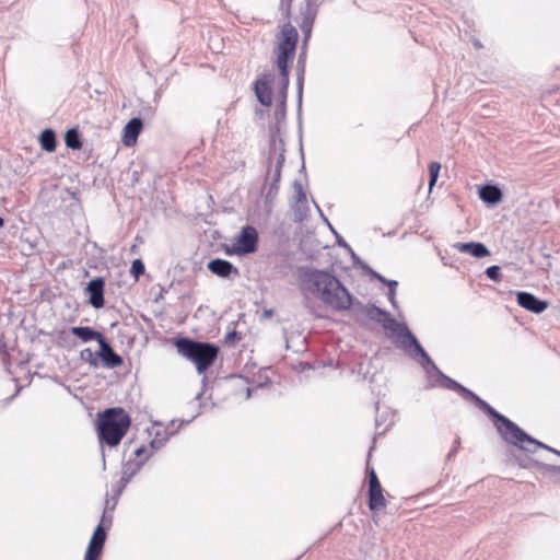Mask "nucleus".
Segmentation results:
<instances>
[{
	"instance_id": "obj_1",
	"label": "nucleus",
	"mask_w": 560,
	"mask_h": 560,
	"mask_svg": "<svg viewBox=\"0 0 560 560\" xmlns=\"http://www.w3.org/2000/svg\"><path fill=\"white\" fill-rule=\"evenodd\" d=\"M300 291L306 301L319 303L327 310H350L353 296L332 272L325 269L303 268L299 275Z\"/></svg>"
},
{
	"instance_id": "obj_2",
	"label": "nucleus",
	"mask_w": 560,
	"mask_h": 560,
	"mask_svg": "<svg viewBox=\"0 0 560 560\" xmlns=\"http://www.w3.org/2000/svg\"><path fill=\"white\" fill-rule=\"evenodd\" d=\"M478 407L487 415L493 418L494 425L501 438L509 444L515 445L525 452H534L538 447H547L544 443L535 440L524 432L516 423L499 413L488 402L479 398L476 394L471 398Z\"/></svg>"
},
{
	"instance_id": "obj_3",
	"label": "nucleus",
	"mask_w": 560,
	"mask_h": 560,
	"mask_svg": "<svg viewBox=\"0 0 560 560\" xmlns=\"http://www.w3.org/2000/svg\"><path fill=\"white\" fill-rule=\"evenodd\" d=\"M478 407L487 415L493 418L494 425L501 438L509 444L515 445L525 452H534L538 447H547L544 443L535 440L524 432L516 423L499 413L488 402L479 398L476 394L471 398Z\"/></svg>"
},
{
	"instance_id": "obj_4",
	"label": "nucleus",
	"mask_w": 560,
	"mask_h": 560,
	"mask_svg": "<svg viewBox=\"0 0 560 560\" xmlns=\"http://www.w3.org/2000/svg\"><path fill=\"white\" fill-rule=\"evenodd\" d=\"M478 407L487 415L493 418L494 425L501 438L509 444L515 445L525 452H534L538 447H547L544 443L535 440L524 432L516 423L499 413L488 402L479 398L476 394L471 398Z\"/></svg>"
},
{
	"instance_id": "obj_5",
	"label": "nucleus",
	"mask_w": 560,
	"mask_h": 560,
	"mask_svg": "<svg viewBox=\"0 0 560 560\" xmlns=\"http://www.w3.org/2000/svg\"><path fill=\"white\" fill-rule=\"evenodd\" d=\"M478 407L487 415L493 418L494 425L501 438L509 444L515 445L525 452H534L538 447H547L544 443L535 440L524 432L516 423L499 413L488 402L479 398L476 394L471 398Z\"/></svg>"
},
{
	"instance_id": "obj_6",
	"label": "nucleus",
	"mask_w": 560,
	"mask_h": 560,
	"mask_svg": "<svg viewBox=\"0 0 560 560\" xmlns=\"http://www.w3.org/2000/svg\"><path fill=\"white\" fill-rule=\"evenodd\" d=\"M478 407L487 415L493 418L494 425L501 438L509 444L515 445L525 452H534L538 447H547L544 443L535 440L524 432L516 423L499 413L488 402L479 398L476 394L471 398Z\"/></svg>"
},
{
	"instance_id": "obj_7",
	"label": "nucleus",
	"mask_w": 560,
	"mask_h": 560,
	"mask_svg": "<svg viewBox=\"0 0 560 560\" xmlns=\"http://www.w3.org/2000/svg\"><path fill=\"white\" fill-rule=\"evenodd\" d=\"M298 32L290 25L285 24L282 27L281 36L279 37L276 54H277V67L280 71L279 80V98L281 104H284L289 86V68L293 61L296 43Z\"/></svg>"
},
{
	"instance_id": "obj_8",
	"label": "nucleus",
	"mask_w": 560,
	"mask_h": 560,
	"mask_svg": "<svg viewBox=\"0 0 560 560\" xmlns=\"http://www.w3.org/2000/svg\"><path fill=\"white\" fill-rule=\"evenodd\" d=\"M178 353L192 362L199 374L206 372L215 361L219 348L212 343L178 338L174 341Z\"/></svg>"
},
{
	"instance_id": "obj_9",
	"label": "nucleus",
	"mask_w": 560,
	"mask_h": 560,
	"mask_svg": "<svg viewBox=\"0 0 560 560\" xmlns=\"http://www.w3.org/2000/svg\"><path fill=\"white\" fill-rule=\"evenodd\" d=\"M130 422V417L124 409H107L98 419L100 440L109 446L118 445L129 429Z\"/></svg>"
},
{
	"instance_id": "obj_10",
	"label": "nucleus",
	"mask_w": 560,
	"mask_h": 560,
	"mask_svg": "<svg viewBox=\"0 0 560 560\" xmlns=\"http://www.w3.org/2000/svg\"><path fill=\"white\" fill-rule=\"evenodd\" d=\"M376 312L383 316V326L385 329L393 331L398 338L400 342V347L415 360H418V357L423 358L425 361H429V355L422 346L419 343L415 335L408 329L405 324L398 323L395 318H393L388 313L375 308Z\"/></svg>"
},
{
	"instance_id": "obj_11",
	"label": "nucleus",
	"mask_w": 560,
	"mask_h": 560,
	"mask_svg": "<svg viewBox=\"0 0 560 560\" xmlns=\"http://www.w3.org/2000/svg\"><path fill=\"white\" fill-rule=\"evenodd\" d=\"M112 524V517L103 514L100 525L95 528L89 542L84 560H97L106 540V528Z\"/></svg>"
},
{
	"instance_id": "obj_12",
	"label": "nucleus",
	"mask_w": 560,
	"mask_h": 560,
	"mask_svg": "<svg viewBox=\"0 0 560 560\" xmlns=\"http://www.w3.org/2000/svg\"><path fill=\"white\" fill-rule=\"evenodd\" d=\"M427 371L429 377L433 378L436 377L435 383L444 388H448L452 390H458L462 388V385L457 383L456 381L450 378L448 376L444 375L433 363V361L429 358V361H425L423 358L418 357L417 360Z\"/></svg>"
},
{
	"instance_id": "obj_13",
	"label": "nucleus",
	"mask_w": 560,
	"mask_h": 560,
	"mask_svg": "<svg viewBox=\"0 0 560 560\" xmlns=\"http://www.w3.org/2000/svg\"><path fill=\"white\" fill-rule=\"evenodd\" d=\"M273 82L275 75L272 73H266L255 82V94L259 103L264 106H270L272 103Z\"/></svg>"
},
{
	"instance_id": "obj_14",
	"label": "nucleus",
	"mask_w": 560,
	"mask_h": 560,
	"mask_svg": "<svg viewBox=\"0 0 560 560\" xmlns=\"http://www.w3.org/2000/svg\"><path fill=\"white\" fill-rule=\"evenodd\" d=\"M258 234L255 228L244 226L236 238V252L240 254H250L256 250Z\"/></svg>"
},
{
	"instance_id": "obj_15",
	"label": "nucleus",
	"mask_w": 560,
	"mask_h": 560,
	"mask_svg": "<svg viewBox=\"0 0 560 560\" xmlns=\"http://www.w3.org/2000/svg\"><path fill=\"white\" fill-rule=\"evenodd\" d=\"M104 285L105 281L103 278H95L91 280L86 287L89 293V302L95 308L104 306Z\"/></svg>"
},
{
	"instance_id": "obj_16",
	"label": "nucleus",
	"mask_w": 560,
	"mask_h": 560,
	"mask_svg": "<svg viewBox=\"0 0 560 560\" xmlns=\"http://www.w3.org/2000/svg\"><path fill=\"white\" fill-rule=\"evenodd\" d=\"M517 303L525 310L535 314H540L548 307V303L546 301L539 300L528 292H518Z\"/></svg>"
},
{
	"instance_id": "obj_17",
	"label": "nucleus",
	"mask_w": 560,
	"mask_h": 560,
	"mask_svg": "<svg viewBox=\"0 0 560 560\" xmlns=\"http://www.w3.org/2000/svg\"><path fill=\"white\" fill-rule=\"evenodd\" d=\"M98 355L102 358L104 364L108 368H117L122 364V359L118 355L109 343L103 337L100 342Z\"/></svg>"
},
{
	"instance_id": "obj_18",
	"label": "nucleus",
	"mask_w": 560,
	"mask_h": 560,
	"mask_svg": "<svg viewBox=\"0 0 560 560\" xmlns=\"http://www.w3.org/2000/svg\"><path fill=\"white\" fill-rule=\"evenodd\" d=\"M142 120L140 118L130 119L122 130V142L131 147L137 142L138 136L142 130Z\"/></svg>"
},
{
	"instance_id": "obj_19",
	"label": "nucleus",
	"mask_w": 560,
	"mask_h": 560,
	"mask_svg": "<svg viewBox=\"0 0 560 560\" xmlns=\"http://www.w3.org/2000/svg\"><path fill=\"white\" fill-rule=\"evenodd\" d=\"M453 247L460 253L469 254L476 258H483L490 254L489 249L482 243L478 242L455 243Z\"/></svg>"
},
{
	"instance_id": "obj_20",
	"label": "nucleus",
	"mask_w": 560,
	"mask_h": 560,
	"mask_svg": "<svg viewBox=\"0 0 560 560\" xmlns=\"http://www.w3.org/2000/svg\"><path fill=\"white\" fill-rule=\"evenodd\" d=\"M208 269L221 278H228L231 273L238 275V270L230 261L220 258L211 260Z\"/></svg>"
},
{
	"instance_id": "obj_21",
	"label": "nucleus",
	"mask_w": 560,
	"mask_h": 560,
	"mask_svg": "<svg viewBox=\"0 0 560 560\" xmlns=\"http://www.w3.org/2000/svg\"><path fill=\"white\" fill-rule=\"evenodd\" d=\"M480 199L489 205H495L502 200V191L493 185H486L479 190Z\"/></svg>"
},
{
	"instance_id": "obj_22",
	"label": "nucleus",
	"mask_w": 560,
	"mask_h": 560,
	"mask_svg": "<svg viewBox=\"0 0 560 560\" xmlns=\"http://www.w3.org/2000/svg\"><path fill=\"white\" fill-rule=\"evenodd\" d=\"M70 331L72 335L77 336L84 342H89L92 340H96L97 342H100V340L104 337L101 332L88 326L72 327Z\"/></svg>"
},
{
	"instance_id": "obj_23",
	"label": "nucleus",
	"mask_w": 560,
	"mask_h": 560,
	"mask_svg": "<svg viewBox=\"0 0 560 560\" xmlns=\"http://www.w3.org/2000/svg\"><path fill=\"white\" fill-rule=\"evenodd\" d=\"M383 506H385V498L382 493V487H378L375 490L373 488H369V508L374 511L380 510Z\"/></svg>"
},
{
	"instance_id": "obj_24",
	"label": "nucleus",
	"mask_w": 560,
	"mask_h": 560,
	"mask_svg": "<svg viewBox=\"0 0 560 560\" xmlns=\"http://www.w3.org/2000/svg\"><path fill=\"white\" fill-rule=\"evenodd\" d=\"M42 148L47 152L56 150V135L51 129L44 130L39 136Z\"/></svg>"
},
{
	"instance_id": "obj_25",
	"label": "nucleus",
	"mask_w": 560,
	"mask_h": 560,
	"mask_svg": "<svg viewBox=\"0 0 560 560\" xmlns=\"http://www.w3.org/2000/svg\"><path fill=\"white\" fill-rule=\"evenodd\" d=\"M65 142L68 148L73 150L80 149L82 145L79 133L74 129H70L66 132Z\"/></svg>"
},
{
	"instance_id": "obj_26",
	"label": "nucleus",
	"mask_w": 560,
	"mask_h": 560,
	"mask_svg": "<svg viewBox=\"0 0 560 560\" xmlns=\"http://www.w3.org/2000/svg\"><path fill=\"white\" fill-rule=\"evenodd\" d=\"M293 188H294V198H295V207L301 210V209H306V195L305 192L303 191V187L300 183H294L293 185Z\"/></svg>"
},
{
	"instance_id": "obj_27",
	"label": "nucleus",
	"mask_w": 560,
	"mask_h": 560,
	"mask_svg": "<svg viewBox=\"0 0 560 560\" xmlns=\"http://www.w3.org/2000/svg\"><path fill=\"white\" fill-rule=\"evenodd\" d=\"M174 434V431L167 433L166 431L162 434L160 430L155 432V438L152 440L150 446L152 450H159L168 440L170 435Z\"/></svg>"
},
{
	"instance_id": "obj_28",
	"label": "nucleus",
	"mask_w": 560,
	"mask_h": 560,
	"mask_svg": "<svg viewBox=\"0 0 560 560\" xmlns=\"http://www.w3.org/2000/svg\"><path fill=\"white\" fill-rule=\"evenodd\" d=\"M441 170V164L439 162H431L429 165V172H430V180H429V189L431 190L432 187L435 185L439 173Z\"/></svg>"
},
{
	"instance_id": "obj_29",
	"label": "nucleus",
	"mask_w": 560,
	"mask_h": 560,
	"mask_svg": "<svg viewBox=\"0 0 560 560\" xmlns=\"http://www.w3.org/2000/svg\"><path fill=\"white\" fill-rule=\"evenodd\" d=\"M131 275L138 279L144 272V265L141 259H135L130 269Z\"/></svg>"
},
{
	"instance_id": "obj_30",
	"label": "nucleus",
	"mask_w": 560,
	"mask_h": 560,
	"mask_svg": "<svg viewBox=\"0 0 560 560\" xmlns=\"http://www.w3.org/2000/svg\"><path fill=\"white\" fill-rule=\"evenodd\" d=\"M80 357L83 361L89 362L91 365H97L95 353L90 348L82 350Z\"/></svg>"
},
{
	"instance_id": "obj_31",
	"label": "nucleus",
	"mask_w": 560,
	"mask_h": 560,
	"mask_svg": "<svg viewBox=\"0 0 560 560\" xmlns=\"http://www.w3.org/2000/svg\"><path fill=\"white\" fill-rule=\"evenodd\" d=\"M152 451L149 452L145 446H140L135 451V456L139 459V462L143 460V463L150 457Z\"/></svg>"
},
{
	"instance_id": "obj_32",
	"label": "nucleus",
	"mask_w": 560,
	"mask_h": 560,
	"mask_svg": "<svg viewBox=\"0 0 560 560\" xmlns=\"http://www.w3.org/2000/svg\"><path fill=\"white\" fill-rule=\"evenodd\" d=\"M486 275L493 281L500 280V268L498 266H490L486 269Z\"/></svg>"
},
{
	"instance_id": "obj_33",
	"label": "nucleus",
	"mask_w": 560,
	"mask_h": 560,
	"mask_svg": "<svg viewBox=\"0 0 560 560\" xmlns=\"http://www.w3.org/2000/svg\"><path fill=\"white\" fill-rule=\"evenodd\" d=\"M373 276L374 278H376L378 281L383 282V283H387L388 287H389V290L394 289V291L396 290L397 285H398V282L395 281V280H390V281H387L383 276L376 273V272H373Z\"/></svg>"
},
{
	"instance_id": "obj_34",
	"label": "nucleus",
	"mask_w": 560,
	"mask_h": 560,
	"mask_svg": "<svg viewBox=\"0 0 560 560\" xmlns=\"http://www.w3.org/2000/svg\"><path fill=\"white\" fill-rule=\"evenodd\" d=\"M143 465V460L141 462H138L137 464H135V467H132L130 469V467L132 466V464H127V476L129 477V479L132 478V476L140 469V467Z\"/></svg>"
},
{
	"instance_id": "obj_35",
	"label": "nucleus",
	"mask_w": 560,
	"mask_h": 560,
	"mask_svg": "<svg viewBox=\"0 0 560 560\" xmlns=\"http://www.w3.org/2000/svg\"><path fill=\"white\" fill-rule=\"evenodd\" d=\"M369 483H370V488H373L374 490L376 488L381 487V483H380V481L377 479V476H376L374 470L370 471Z\"/></svg>"
},
{
	"instance_id": "obj_36",
	"label": "nucleus",
	"mask_w": 560,
	"mask_h": 560,
	"mask_svg": "<svg viewBox=\"0 0 560 560\" xmlns=\"http://www.w3.org/2000/svg\"><path fill=\"white\" fill-rule=\"evenodd\" d=\"M129 481H130V479L127 476V466H124V469H122V472H121V477H120V480H119L120 490L124 489Z\"/></svg>"
},
{
	"instance_id": "obj_37",
	"label": "nucleus",
	"mask_w": 560,
	"mask_h": 560,
	"mask_svg": "<svg viewBox=\"0 0 560 560\" xmlns=\"http://www.w3.org/2000/svg\"><path fill=\"white\" fill-rule=\"evenodd\" d=\"M282 161H283V155L280 154L278 160H277V167H276V172H275V179L276 180H279V178H280V170H281Z\"/></svg>"
},
{
	"instance_id": "obj_38",
	"label": "nucleus",
	"mask_w": 560,
	"mask_h": 560,
	"mask_svg": "<svg viewBox=\"0 0 560 560\" xmlns=\"http://www.w3.org/2000/svg\"><path fill=\"white\" fill-rule=\"evenodd\" d=\"M458 392L462 393L463 397L464 398H472L475 396V394L472 392H470L469 389L465 388L464 386H462V388L458 389Z\"/></svg>"
},
{
	"instance_id": "obj_39",
	"label": "nucleus",
	"mask_w": 560,
	"mask_h": 560,
	"mask_svg": "<svg viewBox=\"0 0 560 560\" xmlns=\"http://www.w3.org/2000/svg\"><path fill=\"white\" fill-rule=\"evenodd\" d=\"M388 300L394 307H396L395 292L394 289L389 290Z\"/></svg>"
},
{
	"instance_id": "obj_40",
	"label": "nucleus",
	"mask_w": 560,
	"mask_h": 560,
	"mask_svg": "<svg viewBox=\"0 0 560 560\" xmlns=\"http://www.w3.org/2000/svg\"><path fill=\"white\" fill-rule=\"evenodd\" d=\"M237 336V332L236 331H232V332H229L226 335V339H232V338H235Z\"/></svg>"
},
{
	"instance_id": "obj_41",
	"label": "nucleus",
	"mask_w": 560,
	"mask_h": 560,
	"mask_svg": "<svg viewBox=\"0 0 560 560\" xmlns=\"http://www.w3.org/2000/svg\"><path fill=\"white\" fill-rule=\"evenodd\" d=\"M545 467L552 471H560V467H557V466H545Z\"/></svg>"
},
{
	"instance_id": "obj_42",
	"label": "nucleus",
	"mask_w": 560,
	"mask_h": 560,
	"mask_svg": "<svg viewBox=\"0 0 560 560\" xmlns=\"http://www.w3.org/2000/svg\"><path fill=\"white\" fill-rule=\"evenodd\" d=\"M544 448H545V450H548V451H550V452H553L555 454H557V455H559V456H560V452H559V451H556V450H553V448H551V447H549V446L544 447Z\"/></svg>"
},
{
	"instance_id": "obj_43",
	"label": "nucleus",
	"mask_w": 560,
	"mask_h": 560,
	"mask_svg": "<svg viewBox=\"0 0 560 560\" xmlns=\"http://www.w3.org/2000/svg\"><path fill=\"white\" fill-rule=\"evenodd\" d=\"M299 93H302V77L299 78Z\"/></svg>"
},
{
	"instance_id": "obj_44",
	"label": "nucleus",
	"mask_w": 560,
	"mask_h": 560,
	"mask_svg": "<svg viewBox=\"0 0 560 560\" xmlns=\"http://www.w3.org/2000/svg\"><path fill=\"white\" fill-rule=\"evenodd\" d=\"M3 224H4V221H3V219L0 217V228H2V226H3Z\"/></svg>"
},
{
	"instance_id": "obj_45",
	"label": "nucleus",
	"mask_w": 560,
	"mask_h": 560,
	"mask_svg": "<svg viewBox=\"0 0 560 560\" xmlns=\"http://www.w3.org/2000/svg\"><path fill=\"white\" fill-rule=\"evenodd\" d=\"M249 397H250V389L248 388L247 389V398H249Z\"/></svg>"
},
{
	"instance_id": "obj_46",
	"label": "nucleus",
	"mask_w": 560,
	"mask_h": 560,
	"mask_svg": "<svg viewBox=\"0 0 560 560\" xmlns=\"http://www.w3.org/2000/svg\"><path fill=\"white\" fill-rule=\"evenodd\" d=\"M316 209L318 212H322V209L319 208V206H316Z\"/></svg>"
},
{
	"instance_id": "obj_47",
	"label": "nucleus",
	"mask_w": 560,
	"mask_h": 560,
	"mask_svg": "<svg viewBox=\"0 0 560 560\" xmlns=\"http://www.w3.org/2000/svg\"><path fill=\"white\" fill-rule=\"evenodd\" d=\"M316 209L318 212H322V209L319 208V206H316Z\"/></svg>"
},
{
	"instance_id": "obj_48",
	"label": "nucleus",
	"mask_w": 560,
	"mask_h": 560,
	"mask_svg": "<svg viewBox=\"0 0 560 560\" xmlns=\"http://www.w3.org/2000/svg\"><path fill=\"white\" fill-rule=\"evenodd\" d=\"M316 209L318 212H322V209L319 208V206H316Z\"/></svg>"
},
{
	"instance_id": "obj_49",
	"label": "nucleus",
	"mask_w": 560,
	"mask_h": 560,
	"mask_svg": "<svg viewBox=\"0 0 560 560\" xmlns=\"http://www.w3.org/2000/svg\"><path fill=\"white\" fill-rule=\"evenodd\" d=\"M292 0H282V2H291Z\"/></svg>"
},
{
	"instance_id": "obj_50",
	"label": "nucleus",
	"mask_w": 560,
	"mask_h": 560,
	"mask_svg": "<svg viewBox=\"0 0 560 560\" xmlns=\"http://www.w3.org/2000/svg\"><path fill=\"white\" fill-rule=\"evenodd\" d=\"M308 2H313L314 0H307Z\"/></svg>"
}]
</instances>
